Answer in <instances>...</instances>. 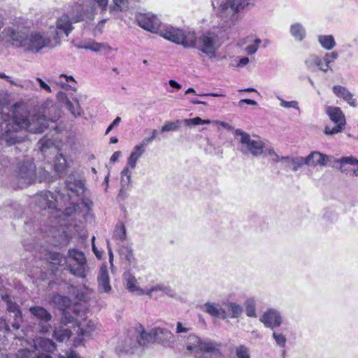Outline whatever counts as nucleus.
<instances>
[{
	"label": "nucleus",
	"instance_id": "obj_1",
	"mask_svg": "<svg viewBox=\"0 0 358 358\" xmlns=\"http://www.w3.org/2000/svg\"><path fill=\"white\" fill-rule=\"evenodd\" d=\"M48 127L44 116L34 115L29 117L20 109L19 103H15L10 113H5L0 108V138L8 145L22 141L17 133L25 130L31 133H41Z\"/></svg>",
	"mask_w": 358,
	"mask_h": 358
},
{
	"label": "nucleus",
	"instance_id": "obj_2",
	"mask_svg": "<svg viewBox=\"0 0 358 358\" xmlns=\"http://www.w3.org/2000/svg\"><path fill=\"white\" fill-rule=\"evenodd\" d=\"M0 40L34 52H38L44 48H55L58 45L48 31L45 34L36 31L26 36L14 29L7 28L0 34Z\"/></svg>",
	"mask_w": 358,
	"mask_h": 358
},
{
	"label": "nucleus",
	"instance_id": "obj_3",
	"mask_svg": "<svg viewBox=\"0 0 358 358\" xmlns=\"http://www.w3.org/2000/svg\"><path fill=\"white\" fill-rule=\"evenodd\" d=\"M186 349L191 353H195L196 358H220V346L211 341H202L194 334H190L186 341Z\"/></svg>",
	"mask_w": 358,
	"mask_h": 358
},
{
	"label": "nucleus",
	"instance_id": "obj_4",
	"mask_svg": "<svg viewBox=\"0 0 358 358\" xmlns=\"http://www.w3.org/2000/svg\"><path fill=\"white\" fill-rule=\"evenodd\" d=\"M159 35L164 38L182 45L185 48H194L196 36L194 31L183 30L172 26H166L159 30Z\"/></svg>",
	"mask_w": 358,
	"mask_h": 358
},
{
	"label": "nucleus",
	"instance_id": "obj_5",
	"mask_svg": "<svg viewBox=\"0 0 358 358\" xmlns=\"http://www.w3.org/2000/svg\"><path fill=\"white\" fill-rule=\"evenodd\" d=\"M251 0H223L217 8L212 2L215 14L222 20H232L235 15L246 8Z\"/></svg>",
	"mask_w": 358,
	"mask_h": 358
},
{
	"label": "nucleus",
	"instance_id": "obj_6",
	"mask_svg": "<svg viewBox=\"0 0 358 358\" xmlns=\"http://www.w3.org/2000/svg\"><path fill=\"white\" fill-rule=\"evenodd\" d=\"M152 342H159L171 345L175 343L176 338L169 330L160 327L152 329L148 332L143 331L138 339V343L141 345H145Z\"/></svg>",
	"mask_w": 358,
	"mask_h": 358
},
{
	"label": "nucleus",
	"instance_id": "obj_7",
	"mask_svg": "<svg viewBox=\"0 0 358 358\" xmlns=\"http://www.w3.org/2000/svg\"><path fill=\"white\" fill-rule=\"evenodd\" d=\"M66 258L69 272L78 278H85L87 259L84 253L76 248H71L69 250Z\"/></svg>",
	"mask_w": 358,
	"mask_h": 358
},
{
	"label": "nucleus",
	"instance_id": "obj_8",
	"mask_svg": "<svg viewBox=\"0 0 358 358\" xmlns=\"http://www.w3.org/2000/svg\"><path fill=\"white\" fill-rule=\"evenodd\" d=\"M235 134L239 136V150L243 154H251L254 157L261 155L266 148L265 143L261 140L252 139L250 135L241 129H236Z\"/></svg>",
	"mask_w": 358,
	"mask_h": 358
},
{
	"label": "nucleus",
	"instance_id": "obj_9",
	"mask_svg": "<svg viewBox=\"0 0 358 358\" xmlns=\"http://www.w3.org/2000/svg\"><path fill=\"white\" fill-rule=\"evenodd\" d=\"M74 23L69 14L64 13L57 20L55 27H50L48 34L54 38L57 45H59L61 38L64 36L68 37L73 30V24Z\"/></svg>",
	"mask_w": 358,
	"mask_h": 358
},
{
	"label": "nucleus",
	"instance_id": "obj_10",
	"mask_svg": "<svg viewBox=\"0 0 358 358\" xmlns=\"http://www.w3.org/2000/svg\"><path fill=\"white\" fill-rule=\"evenodd\" d=\"M94 10L90 0H78V2L69 8L66 13L70 15L73 22L77 23L85 19L92 20L94 14Z\"/></svg>",
	"mask_w": 358,
	"mask_h": 358
},
{
	"label": "nucleus",
	"instance_id": "obj_11",
	"mask_svg": "<svg viewBox=\"0 0 358 358\" xmlns=\"http://www.w3.org/2000/svg\"><path fill=\"white\" fill-rule=\"evenodd\" d=\"M20 187L32 184L36 180V166L31 160L19 163L15 171Z\"/></svg>",
	"mask_w": 358,
	"mask_h": 358
},
{
	"label": "nucleus",
	"instance_id": "obj_12",
	"mask_svg": "<svg viewBox=\"0 0 358 358\" xmlns=\"http://www.w3.org/2000/svg\"><path fill=\"white\" fill-rule=\"evenodd\" d=\"M338 57V53L335 51L325 53L323 57L313 55L307 58L306 64L309 69L317 66L322 71L327 72L328 71H332L330 65L337 59Z\"/></svg>",
	"mask_w": 358,
	"mask_h": 358
},
{
	"label": "nucleus",
	"instance_id": "obj_13",
	"mask_svg": "<svg viewBox=\"0 0 358 358\" xmlns=\"http://www.w3.org/2000/svg\"><path fill=\"white\" fill-rule=\"evenodd\" d=\"M327 114L330 120L336 125L334 127L326 126L324 128V134L326 135H333L341 132L346 124L345 117L338 107L328 106L326 109Z\"/></svg>",
	"mask_w": 358,
	"mask_h": 358
},
{
	"label": "nucleus",
	"instance_id": "obj_14",
	"mask_svg": "<svg viewBox=\"0 0 358 358\" xmlns=\"http://www.w3.org/2000/svg\"><path fill=\"white\" fill-rule=\"evenodd\" d=\"M33 348L36 358H52L50 354L55 350L56 345L52 340L38 336L33 339Z\"/></svg>",
	"mask_w": 358,
	"mask_h": 358
},
{
	"label": "nucleus",
	"instance_id": "obj_15",
	"mask_svg": "<svg viewBox=\"0 0 358 358\" xmlns=\"http://www.w3.org/2000/svg\"><path fill=\"white\" fill-rule=\"evenodd\" d=\"M144 152L139 148L136 146L130 154L127 159V164L121 172V182L122 186H129L131 182V173L130 169H134L136 166L138 159Z\"/></svg>",
	"mask_w": 358,
	"mask_h": 358
},
{
	"label": "nucleus",
	"instance_id": "obj_16",
	"mask_svg": "<svg viewBox=\"0 0 358 358\" xmlns=\"http://www.w3.org/2000/svg\"><path fill=\"white\" fill-rule=\"evenodd\" d=\"M217 41L218 36L214 31H206L199 37V50L210 57H213L215 55V45Z\"/></svg>",
	"mask_w": 358,
	"mask_h": 358
},
{
	"label": "nucleus",
	"instance_id": "obj_17",
	"mask_svg": "<svg viewBox=\"0 0 358 358\" xmlns=\"http://www.w3.org/2000/svg\"><path fill=\"white\" fill-rule=\"evenodd\" d=\"M30 313L38 320V331L45 334L50 331L51 325L48 323L51 319V314L43 307L33 306L29 308Z\"/></svg>",
	"mask_w": 358,
	"mask_h": 358
},
{
	"label": "nucleus",
	"instance_id": "obj_18",
	"mask_svg": "<svg viewBox=\"0 0 358 358\" xmlns=\"http://www.w3.org/2000/svg\"><path fill=\"white\" fill-rule=\"evenodd\" d=\"M183 123L185 126L190 125H199V124H209L212 123V122L209 120H202L199 117H196L191 119H185L183 120H177L175 122H166L165 124L162 127V131L166 132L170 131H176L178 130L180 127V124Z\"/></svg>",
	"mask_w": 358,
	"mask_h": 358
},
{
	"label": "nucleus",
	"instance_id": "obj_19",
	"mask_svg": "<svg viewBox=\"0 0 358 358\" xmlns=\"http://www.w3.org/2000/svg\"><path fill=\"white\" fill-rule=\"evenodd\" d=\"M136 20L141 27L152 33L157 32L161 23L157 16L150 13L141 14Z\"/></svg>",
	"mask_w": 358,
	"mask_h": 358
},
{
	"label": "nucleus",
	"instance_id": "obj_20",
	"mask_svg": "<svg viewBox=\"0 0 358 358\" xmlns=\"http://www.w3.org/2000/svg\"><path fill=\"white\" fill-rule=\"evenodd\" d=\"M259 320L266 327L271 329L278 327L282 324V317L280 313L273 308L264 312L259 318Z\"/></svg>",
	"mask_w": 358,
	"mask_h": 358
},
{
	"label": "nucleus",
	"instance_id": "obj_21",
	"mask_svg": "<svg viewBox=\"0 0 358 358\" xmlns=\"http://www.w3.org/2000/svg\"><path fill=\"white\" fill-rule=\"evenodd\" d=\"M53 301L58 306L60 310L64 311L62 317V322L64 324H67L73 322V317L69 315V313L66 309L69 308L71 306V300L67 296L62 295H56L53 297Z\"/></svg>",
	"mask_w": 358,
	"mask_h": 358
},
{
	"label": "nucleus",
	"instance_id": "obj_22",
	"mask_svg": "<svg viewBox=\"0 0 358 358\" xmlns=\"http://www.w3.org/2000/svg\"><path fill=\"white\" fill-rule=\"evenodd\" d=\"M1 299L6 303L7 310L10 313H14V321L12 323V327L15 329H18L22 322V315L18 305L13 302L8 294L2 295Z\"/></svg>",
	"mask_w": 358,
	"mask_h": 358
},
{
	"label": "nucleus",
	"instance_id": "obj_23",
	"mask_svg": "<svg viewBox=\"0 0 358 358\" xmlns=\"http://www.w3.org/2000/svg\"><path fill=\"white\" fill-rule=\"evenodd\" d=\"M36 202L42 209H55L57 207V198L50 192H42L37 194Z\"/></svg>",
	"mask_w": 358,
	"mask_h": 358
},
{
	"label": "nucleus",
	"instance_id": "obj_24",
	"mask_svg": "<svg viewBox=\"0 0 358 358\" xmlns=\"http://www.w3.org/2000/svg\"><path fill=\"white\" fill-rule=\"evenodd\" d=\"M98 290L101 293L109 294L112 287L110 283V278L106 266L100 268L99 274L97 278Z\"/></svg>",
	"mask_w": 358,
	"mask_h": 358
},
{
	"label": "nucleus",
	"instance_id": "obj_25",
	"mask_svg": "<svg viewBox=\"0 0 358 358\" xmlns=\"http://www.w3.org/2000/svg\"><path fill=\"white\" fill-rule=\"evenodd\" d=\"M57 100L64 104L66 108L71 113L74 117H78L81 115V108L79 102L76 99V105H73L72 102L67 97L66 93L63 92H59L57 94Z\"/></svg>",
	"mask_w": 358,
	"mask_h": 358
},
{
	"label": "nucleus",
	"instance_id": "obj_26",
	"mask_svg": "<svg viewBox=\"0 0 358 358\" xmlns=\"http://www.w3.org/2000/svg\"><path fill=\"white\" fill-rule=\"evenodd\" d=\"M306 157L309 166H325L329 161L328 155L318 151H313Z\"/></svg>",
	"mask_w": 358,
	"mask_h": 358
},
{
	"label": "nucleus",
	"instance_id": "obj_27",
	"mask_svg": "<svg viewBox=\"0 0 358 358\" xmlns=\"http://www.w3.org/2000/svg\"><path fill=\"white\" fill-rule=\"evenodd\" d=\"M334 94L339 98H342L347 101L349 105L353 108L357 106V103L355 99L353 98V94L345 87L341 85H334L333 87Z\"/></svg>",
	"mask_w": 358,
	"mask_h": 358
},
{
	"label": "nucleus",
	"instance_id": "obj_28",
	"mask_svg": "<svg viewBox=\"0 0 358 358\" xmlns=\"http://www.w3.org/2000/svg\"><path fill=\"white\" fill-rule=\"evenodd\" d=\"M203 311L213 317H219L222 320L227 317V311L222 308L219 304L208 302L203 305Z\"/></svg>",
	"mask_w": 358,
	"mask_h": 358
},
{
	"label": "nucleus",
	"instance_id": "obj_29",
	"mask_svg": "<svg viewBox=\"0 0 358 358\" xmlns=\"http://www.w3.org/2000/svg\"><path fill=\"white\" fill-rule=\"evenodd\" d=\"M126 288L132 294L137 296L145 294V290L138 286L137 280L131 274H127L124 276Z\"/></svg>",
	"mask_w": 358,
	"mask_h": 358
},
{
	"label": "nucleus",
	"instance_id": "obj_30",
	"mask_svg": "<svg viewBox=\"0 0 358 358\" xmlns=\"http://www.w3.org/2000/svg\"><path fill=\"white\" fill-rule=\"evenodd\" d=\"M74 331L80 336H89L95 330L96 326L92 321L85 320L74 327Z\"/></svg>",
	"mask_w": 358,
	"mask_h": 358
},
{
	"label": "nucleus",
	"instance_id": "obj_31",
	"mask_svg": "<svg viewBox=\"0 0 358 358\" xmlns=\"http://www.w3.org/2000/svg\"><path fill=\"white\" fill-rule=\"evenodd\" d=\"M127 229L122 222H119L115 227L113 238L117 242L118 246L125 245L124 241L127 239Z\"/></svg>",
	"mask_w": 358,
	"mask_h": 358
},
{
	"label": "nucleus",
	"instance_id": "obj_32",
	"mask_svg": "<svg viewBox=\"0 0 358 358\" xmlns=\"http://www.w3.org/2000/svg\"><path fill=\"white\" fill-rule=\"evenodd\" d=\"M118 250L122 258L124 259L129 265L131 266L136 264V259L130 245H122L118 246Z\"/></svg>",
	"mask_w": 358,
	"mask_h": 358
},
{
	"label": "nucleus",
	"instance_id": "obj_33",
	"mask_svg": "<svg viewBox=\"0 0 358 358\" xmlns=\"http://www.w3.org/2000/svg\"><path fill=\"white\" fill-rule=\"evenodd\" d=\"M66 185L68 189L78 195L81 194L85 192L84 182L80 180H73L72 178H70L66 180Z\"/></svg>",
	"mask_w": 358,
	"mask_h": 358
},
{
	"label": "nucleus",
	"instance_id": "obj_34",
	"mask_svg": "<svg viewBox=\"0 0 358 358\" xmlns=\"http://www.w3.org/2000/svg\"><path fill=\"white\" fill-rule=\"evenodd\" d=\"M66 83H75L76 81L73 76H66L65 74H61L59 80L57 81V85H59L61 87L66 90H73L74 92L76 91V87L75 85L72 84H67Z\"/></svg>",
	"mask_w": 358,
	"mask_h": 358
},
{
	"label": "nucleus",
	"instance_id": "obj_35",
	"mask_svg": "<svg viewBox=\"0 0 358 358\" xmlns=\"http://www.w3.org/2000/svg\"><path fill=\"white\" fill-rule=\"evenodd\" d=\"M318 42L320 45L327 50H331L336 45V43L332 35H319Z\"/></svg>",
	"mask_w": 358,
	"mask_h": 358
},
{
	"label": "nucleus",
	"instance_id": "obj_36",
	"mask_svg": "<svg viewBox=\"0 0 358 358\" xmlns=\"http://www.w3.org/2000/svg\"><path fill=\"white\" fill-rule=\"evenodd\" d=\"M224 305L228 310L227 312V317L231 318H237L241 315L243 308L239 304L234 302H227L224 303Z\"/></svg>",
	"mask_w": 358,
	"mask_h": 358
},
{
	"label": "nucleus",
	"instance_id": "obj_37",
	"mask_svg": "<svg viewBox=\"0 0 358 358\" xmlns=\"http://www.w3.org/2000/svg\"><path fill=\"white\" fill-rule=\"evenodd\" d=\"M290 33L296 41H302L306 36V29L300 23H295L290 26Z\"/></svg>",
	"mask_w": 358,
	"mask_h": 358
},
{
	"label": "nucleus",
	"instance_id": "obj_38",
	"mask_svg": "<svg viewBox=\"0 0 358 358\" xmlns=\"http://www.w3.org/2000/svg\"><path fill=\"white\" fill-rule=\"evenodd\" d=\"M72 332L66 328H55L53 332V337L58 342L67 341L71 336Z\"/></svg>",
	"mask_w": 358,
	"mask_h": 358
},
{
	"label": "nucleus",
	"instance_id": "obj_39",
	"mask_svg": "<svg viewBox=\"0 0 358 358\" xmlns=\"http://www.w3.org/2000/svg\"><path fill=\"white\" fill-rule=\"evenodd\" d=\"M282 159H285V162L290 163L292 165V170L294 171H298V169L303 166V164L306 165L307 161L306 157H282Z\"/></svg>",
	"mask_w": 358,
	"mask_h": 358
},
{
	"label": "nucleus",
	"instance_id": "obj_40",
	"mask_svg": "<svg viewBox=\"0 0 358 358\" xmlns=\"http://www.w3.org/2000/svg\"><path fill=\"white\" fill-rule=\"evenodd\" d=\"M80 48L89 50L94 52H99L103 50H111L112 48L107 44L103 43L92 42L80 46Z\"/></svg>",
	"mask_w": 358,
	"mask_h": 358
},
{
	"label": "nucleus",
	"instance_id": "obj_41",
	"mask_svg": "<svg viewBox=\"0 0 358 358\" xmlns=\"http://www.w3.org/2000/svg\"><path fill=\"white\" fill-rule=\"evenodd\" d=\"M54 168L58 174H62L67 168V162L62 154H59L55 157Z\"/></svg>",
	"mask_w": 358,
	"mask_h": 358
},
{
	"label": "nucleus",
	"instance_id": "obj_42",
	"mask_svg": "<svg viewBox=\"0 0 358 358\" xmlns=\"http://www.w3.org/2000/svg\"><path fill=\"white\" fill-rule=\"evenodd\" d=\"M50 263L54 266H62L66 264V258L59 252H50L47 257Z\"/></svg>",
	"mask_w": 358,
	"mask_h": 358
},
{
	"label": "nucleus",
	"instance_id": "obj_43",
	"mask_svg": "<svg viewBox=\"0 0 358 358\" xmlns=\"http://www.w3.org/2000/svg\"><path fill=\"white\" fill-rule=\"evenodd\" d=\"M245 313L248 317H256V301L255 298H249L245 301Z\"/></svg>",
	"mask_w": 358,
	"mask_h": 358
},
{
	"label": "nucleus",
	"instance_id": "obj_44",
	"mask_svg": "<svg viewBox=\"0 0 358 358\" xmlns=\"http://www.w3.org/2000/svg\"><path fill=\"white\" fill-rule=\"evenodd\" d=\"M236 358H250V350L245 345H240L235 348Z\"/></svg>",
	"mask_w": 358,
	"mask_h": 358
},
{
	"label": "nucleus",
	"instance_id": "obj_45",
	"mask_svg": "<svg viewBox=\"0 0 358 358\" xmlns=\"http://www.w3.org/2000/svg\"><path fill=\"white\" fill-rule=\"evenodd\" d=\"M113 6L110 8V12L115 10H125L129 7V0H113Z\"/></svg>",
	"mask_w": 358,
	"mask_h": 358
},
{
	"label": "nucleus",
	"instance_id": "obj_46",
	"mask_svg": "<svg viewBox=\"0 0 358 358\" xmlns=\"http://www.w3.org/2000/svg\"><path fill=\"white\" fill-rule=\"evenodd\" d=\"M38 145L41 151L45 154L48 149L53 148L54 142L52 140L44 137L39 141Z\"/></svg>",
	"mask_w": 358,
	"mask_h": 358
},
{
	"label": "nucleus",
	"instance_id": "obj_47",
	"mask_svg": "<svg viewBox=\"0 0 358 358\" xmlns=\"http://www.w3.org/2000/svg\"><path fill=\"white\" fill-rule=\"evenodd\" d=\"M0 78L5 79L8 83L11 84L12 85L20 87L22 88L25 87H29V85L30 84H32V83H33L31 80H27L24 82V85H22L20 83H18L14 81L13 80H12V78L10 76L6 75L4 73H2V72H0Z\"/></svg>",
	"mask_w": 358,
	"mask_h": 358
},
{
	"label": "nucleus",
	"instance_id": "obj_48",
	"mask_svg": "<svg viewBox=\"0 0 358 358\" xmlns=\"http://www.w3.org/2000/svg\"><path fill=\"white\" fill-rule=\"evenodd\" d=\"M262 43V41L259 38H255L253 41L252 44L248 45L245 48V51L249 55H252L257 52L260 44Z\"/></svg>",
	"mask_w": 358,
	"mask_h": 358
},
{
	"label": "nucleus",
	"instance_id": "obj_49",
	"mask_svg": "<svg viewBox=\"0 0 358 358\" xmlns=\"http://www.w3.org/2000/svg\"><path fill=\"white\" fill-rule=\"evenodd\" d=\"M165 285L160 284V285H156L151 288L148 289L145 291V294L148 296L150 298H153L155 296V293L156 292H161L163 294L164 290Z\"/></svg>",
	"mask_w": 358,
	"mask_h": 358
},
{
	"label": "nucleus",
	"instance_id": "obj_50",
	"mask_svg": "<svg viewBox=\"0 0 358 358\" xmlns=\"http://www.w3.org/2000/svg\"><path fill=\"white\" fill-rule=\"evenodd\" d=\"M277 99L280 101V104L282 108H295L297 110L299 109L298 102L296 101H287L284 100L279 96H277Z\"/></svg>",
	"mask_w": 358,
	"mask_h": 358
},
{
	"label": "nucleus",
	"instance_id": "obj_51",
	"mask_svg": "<svg viewBox=\"0 0 358 358\" xmlns=\"http://www.w3.org/2000/svg\"><path fill=\"white\" fill-rule=\"evenodd\" d=\"M16 358H36L34 357V352L28 349H21L16 354Z\"/></svg>",
	"mask_w": 358,
	"mask_h": 358
},
{
	"label": "nucleus",
	"instance_id": "obj_52",
	"mask_svg": "<svg viewBox=\"0 0 358 358\" xmlns=\"http://www.w3.org/2000/svg\"><path fill=\"white\" fill-rule=\"evenodd\" d=\"M341 164H350V165H358V159L352 156L343 157L337 161Z\"/></svg>",
	"mask_w": 358,
	"mask_h": 358
},
{
	"label": "nucleus",
	"instance_id": "obj_53",
	"mask_svg": "<svg viewBox=\"0 0 358 358\" xmlns=\"http://www.w3.org/2000/svg\"><path fill=\"white\" fill-rule=\"evenodd\" d=\"M190 330H191L190 325H189L186 323H182L181 322H177L176 329V332L177 334H182V333L186 334L188 331H189Z\"/></svg>",
	"mask_w": 358,
	"mask_h": 358
},
{
	"label": "nucleus",
	"instance_id": "obj_54",
	"mask_svg": "<svg viewBox=\"0 0 358 358\" xmlns=\"http://www.w3.org/2000/svg\"><path fill=\"white\" fill-rule=\"evenodd\" d=\"M273 338L275 341L278 345L284 347L286 343V338L282 334H278L276 332L273 333Z\"/></svg>",
	"mask_w": 358,
	"mask_h": 358
},
{
	"label": "nucleus",
	"instance_id": "obj_55",
	"mask_svg": "<svg viewBox=\"0 0 358 358\" xmlns=\"http://www.w3.org/2000/svg\"><path fill=\"white\" fill-rule=\"evenodd\" d=\"M136 345V341L132 340L131 338H129L128 340L125 341V345L122 346V350L126 352H133V348Z\"/></svg>",
	"mask_w": 358,
	"mask_h": 358
},
{
	"label": "nucleus",
	"instance_id": "obj_56",
	"mask_svg": "<svg viewBox=\"0 0 358 358\" xmlns=\"http://www.w3.org/2000/svg\"><path fill=\"white\" fill-rule=\"evenodd\" d=\"M265 151L268 153V155L271 157V160L275 162H278L280 161H285V159H282V157H280L277 153L275 152V150L270 148H265Z\"/></svg>",
	"mask_w": 358,
	"mask_h": 358
},
{
	"label": "nucleus",
	"instance_id": "obj_57",
	"mask_svg": "<svg viewBox=\"0 0 358 358\" xmlns=\"http://www.w3.org/2000/svg\"><path fill=\"white\" fill-rule=\"evenodd\" d=\"M152 141L153 140L150 137L145 138L141 141V143L138 145H136V147L139 148L142 150V152H145V146H147L148 144L151 143L152 142Z\"/></svg>",
	"mask_w": 358,
	"mask_h": 358
},
{
	"label": "nucleus",
	"instance_id": "obj_58",
	"mask_svg": "<svg viewBox=\"0 0 358 358\" xmlns=\"http://www.w3.org/2000/svg\"><path fill=\"white\" fill-rule=\"evenodd\" d=\"M0 331L3 334L9 331V326L3 317H0Z\"/></svg>",
	"mask_w": 358,
	"mask_h": 358
},
{
	"label": "nucleus",
	"instance_id": "obj_59",
	"mask_svg": "<svg viewBox=\"0 0 358 358\" xmlns=\"http://www.w3.org/2000/svg\"><path fill=\"white\" fill-rule=\"evenodd\" d=\"M59 358H80L78 354L75 351L71 350L66 352L64 355H60Z\"/></svg>",
	"mask_w": 358,
	"mask_h": 358
},
{
	"label": "nucleus",
	"instance_id": "obj_60",
	"mask_svg": "<svg viewBox=\"0 0 358 358\" xmlns=\"http://www.w3.org/2000/svg\"><path fill=\"white\" fill-rule=\"evenodd\" d=\"M10 162L8 159L4 155H0V171L6 167H8Z\"/></svg>",
	"mask_w": 358,
	"mask_h": 358
},
{
	"label": "nucleus",
	"instance_id": "obj_61",
	"mask_svg": "<svg viewBox=\"0 0 358 358\" xmlns=\"http://www.w3.org/2000/svg\"><path fill=\"white\" fill-rule=\"evenodd\" d=\"M163 294H164L170 297L176 296V292H175V290L173 289L171 287H169L168 285H165Z\"/></svg>",
	"mask_w": 358,
	"mask_h": 358
},
{
	"label": "nucleus",
	"instance_id": "obj_62",
	"mask_svg": "<svg viewBox=\"0 0 358 358\" xmlns=\"http://www.w3.org/2000/svg\"><path fill=\"white\" fill-rule=\"evenodd\" d=\"M36 80L38 82L41 89L45 90L48 92H52L50 87L46 84L41 78H37Z\"/></svg>",
	"mask_w": 358,
	"mask_h": 358
},
{
	"label": "nucleus",
	"instance_id": "obj_63",
	"mask_svg": "<svg viewBox=\"0 0 358 358\" xmlns=\"http://www.w3.org/2000/svg\"><path fill=\"white\" fill-rule=\"evenodd\" d=\"M105 22H106V20H103L99 22L97 26L94 28V34L95 35L100 34L102 33Z\"/></svg>",
	"mask_w": 358,
	"mask_h": 358
},
{
	"label": "nucleus",
	"instance_id": "obj_64",
	"mask_svg": "<svg viewBox=\"0 0 358 358\" xmlns=\"http://www.w3.org/2000/svg\"><path fill=\"white\" fill-rule=\"evenodd\" d=\"M98 6L103 10H106L108 4V0H94Z\"/></svg>",
	"mask_w": 358,
	"mask_h": 358
}]
</instances>
